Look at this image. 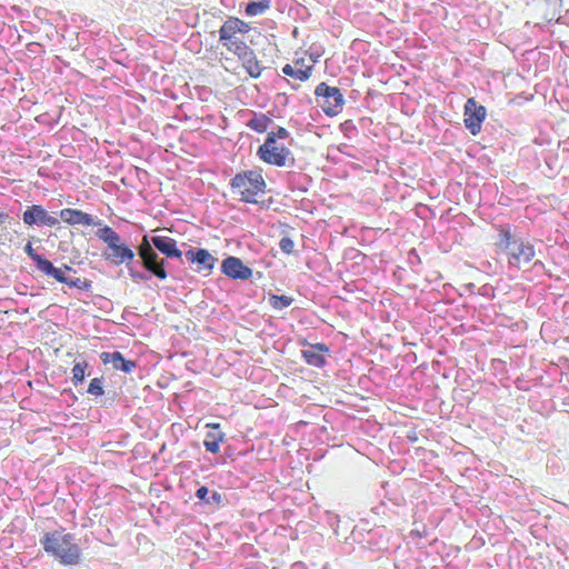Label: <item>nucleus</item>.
Wrapping results in <instances>:
<instances>
[{"label":"nucleus","instance_id":"nucleus-29","mask_svg":"<svg viewBox=\"0 0 569 569\" xmlns=\"http://www.w3.org/2000/svg\"><path fill=\"white\" fill-rule=\"evenodd\" d=\"M130 277L133 280H146L147 279V277L143 273H140V272H137V271H132V270H130Z\"/></svg>","mask_w":569,"mask_h":569},{"label":"nucleus","instance_id":"nucleus-19","mask_svg":"<svg viewBox=\"0 0 569 569\" xmlns=\"http://www.w3.org/2000/svg\"><path fill=\"white\" fill-rule=\"evenodd\" d=\"M271 123V118L263 113H260L254 114L253 118L248 121L247 126L256 132L263 133L268 130Z\"/></svg>","mask_w":569,"mask_h":569},{"label":"nucleus","instance_id":"nucleus-32","mask_svg":"<svg viewBox=\"0 0 569 569\" xmlns=\"http://www.w3.org/2000/svg\"><path fill=\"white\" fill-rule=\"evenodd\" d=\"M207 427L218 429L220 427V425L219 423H208Z\"/></svg>","mask_w":569,"mask_h":569},{"label":"nucleus","instance_id":"nucleus-21","mask_svg":"<svg viewBox=\"0 0 569 569\" xmlns=\"http://www.w3.org/2000/svg\"><path fill=\"white\" fill-rule=\"evenodd\" d=\"M88 367H89V363L84 359L74 362L72 370H71V372H72L71 380L74 386H78L83 382L84 377H86V370L88 369Z\"/></svg>","mask_w":569,"mask_h":569},{"label":"nucleus","instance_id":"nucleus-13","mask_svg":"<svg viewBox=\"0 0 569 569\" xmlns=\"http://www.w3.org/2000/svg\"><path fill=\"white\" fill-rule=\"evenodd\" d=\"M221 270L231 279L247 280L252 276V270L237 257L226 258L222 261Z\"/></svg>","mask_w":569,"mask_h":569},{"label":"nucleus","instance_id":"nucleus-12","mask_svg":"<svg viewBox=\"0 0 569 569\" xmlns=\"http://www.w3.org/2000/svg\"><path fill=\"white\" fill-rule=\"evenodd\" d=\"M22 220L28 226L41 224L47 227H54L59 223V220L56 217L49 214L40 204L28 207V209L23 212Z\"/></svg>","mask_w":569,"mask_h":569},{"label":"nucleus","instance_id":"nucleus-3","mask_svg":"<svg viewBox=\"0 0 569 569\" xmlns=\"http://www.w3.org/2000/svg\"><path fill=\"white\" fill-rule=\"evenodd\" d=\"M493 247L497 253L507 257L510 267L518 269L530 263L536 256L533 244L512 234L509 227L500 226L498 228V237Z\"/></svg>","mask_w":569,"mask_h":569},{"label":"nucleus","instance_id":"nucleus-7","mask_svg":"<svg viewBox=\"0 0 569 569\" xmlns=\"http://www.w3.org/2000/svg\"><path fill=\"white\" fill-rule=\"evenodd\" d=\"M138 253L141 258L142 266L160 280H164L168 273L164 269V260L159 259L158 253L153 250L152 243L148 236H144L139 244Z\"/></svg>","mask_w":569,"mask_h":569},{"label":"nucleus","instance_id":"nucleus-16","mask_svg":"<svg viewBox=\"0 0 569 569\" xmlns=\"http://www.w3.org/2000/svg\"><path fill=\"white\" fill-rule=\"evenodd\" d=\"M329 352V348L325 343L309 345V349L302 350V358L312 367L321 368L326 363L325 355Z\"/></svg>","mask_w":569,"mask_h":569},{"label":"nucleus","instance_id":"nucleus-4","mask_svg":"<svg viewBox=\"0 0 569 569\" xmlns=\"http://www.w3.org/2000/svg\"><path fill=\"white\" fill-rule=\"evenodd\" d=\"M230 187L233 194L248 203H258L259 197L266 192V181L262 174L256 170H246L237 173L230 180Z\"/></svg>","mask_w":569,"mask_h":569},{"label":"nucleus","instance_id":"nucleus-24","mask_svg":"<svg viewBox=\"0 0 569 569\" xmlns=\"http://www.w3.org/2000/svg\"><path fill=\"white\" fill-rule=\"evenodd\" d=\"M26 253L36 262L37 268L40 270L41 267L48 261V259L43 258L42 256L38 254L34 249L32 248L31 242H28L24 247Z\"/></svg>","mask_w":569,"mask_h":569},{"label":"nucleus","instance_id":"nucleus-14","mask_svg":"<svg viewBox=\"0 0 569 569\" xmlns=\"http://www.w3.org/2000/svg\"><path fill=\"white\" fill-rule=\"evenodd\" d=\"M186 258L190 263L198 266V271H207L213 269L217 259L207 249H190L186 252Z\"/></svg>","mask_w":569,"mask_h":569},{"label":"nucleus","instance_id":"nucleus-18","mask_svg":"<svg viewBox=\"0 0 569 569\" xmlns=\"http://www.w3.org/2000/svg\"><path fill=\"white\" fill-rule=\"evenodd\" d=\"M150 242L168 258L180 259L182 257V252L178 249L177 241L173 238L168 236H154L151 238Z\"/></svg>","mask_w":569,"mask_h":569},{"label":"nucleus","instance_id":"nucleus-25","mask_svg":"<svg viewBox=\"0 0 569 569\" xmlns=\"http://www.w3.org/2000/svg\"><path fill=\"white\" fill-rule=\"evenodd\" d=\"M88 392L96 397L102 396L104 393L102 378H93L89 383Z\"/></svg>","mask_w":569,"mask_h":569},{"label":"nucleus","instance_id":"nucleus-23","mask_svg":"<svg viewBox=\"0 0 569 569\" xmlns=\"http://www.w3.org/2000/svg\"><path fill=\"white\" fill-rule=\"evenodd\" d=\"M293 299L289 296H278L272 295L269 299L270 306L276 310H281L283 308L289 307L292 303Z\"/></svg>","mask_w":569,"mask_h":569},{"label":"nucleus","instance_id":"nucleus-6","mask_svg":"<svg viewBox=\"0 0 569 569\" xmlns=\"http://www.w3.org/2000/svg\"><path fill=\"white\" fill-rule=\"evenodd\" d=\"M315 96L323 98L322 111L328 117H336L341 113L345 106V98L340 89L321 82L316 87Z\"/></svg>","mask_w":569,"mask_h":569},{"label":"nucleus","instance_id":"nucleus-30","mask_svg":"<svg viewBox=\"0 0 569 569\" xmlns=\"http://www.w3.org/2000/svg\"><path fill=\"white\" fill-rule=\"evenodd\" d=\"M8 218V214L0 209V224L4 223Z\"/></svg>","mask_w":569,"mask_h":569},{"label":"nucleus","instance_id":"nucleus-26","mask_svg":"<svg viewBox=\"0 0 569 569\" xmlns=\"http://www.w3.org/2000/svg\"><path fill=\"white\" fill-rule=\"evenodd\" d=\"M279 247L283 253L291 254L295 249V243L291 238L283 237V238H281V240L279 242Z\"/></svg>","mask_w":569,"mask_h":569},{"label":"nucleus","instance_id":"nucleus-28","mask_svg":"<svg viewBox=\"0 0 569 569\" xmlns=\"http://www.w3.org/2000/svg\"><path fill=\"white\" fill-rule=\"evenodd\" d=\"M208 492H209L208 488H207V487H204V486H202V487H200V488L197 490L196 496H197L200 500H206V501H208V500H207Z\"/></svg>","mask_w":569,"mask_h":569},{"label":"nucleus","instance_id":"nucleus-2","mask_svg":"<svg viewBox=\"0 0 569 569\" xmlns=\"http://www.w3.org/2000/svg\"><path fill=\"white\" fill-rule=\"evenodd\" d=\"M41 545L48 555L63 566H76L82 559V550L76 536L64 529L46 532Z\"/></svg>","mask_w":569,"mask_h":569},{"label":"nucleus","instance_id":"nucleus-15","mask_svg":"<svg viewBox=\"0 0 569 569\" xmlns=\"http://www.w3.org/2000/svg\"><path fill=\"white\" fill-rule=\"evenodd\" d=\"M60 218L63 222L70 226L81 224L84 227L98 226L99 222H94L92 217L78 209L66 208L60 211Z\"/></svg>","mask_w":569,"mask_h":569},{"label":"nucleus","instance_id":"nucleus-27","mask_svg":"<svg viewBox=\"0 0 569 569\" xmlns=\"http://www.w3.org/2000/svg\"><path fill=\"white\" fill-rule=\"evenodd\" d=\"M271 136L273 137V142L276 143L277 138L286 139L289 136V133L284 128L279 127L277 131L269 132L267 137H271Z\"/></svg>","mask_w":569,"mask_h":569},{"label":"nucleus","instance_id":"nucleus-1","mask_svg":"<svg viewBox=\"0 0 569 569\" xmlns=\"http://www.w3.org/2000/svg\"><path fill=\"white\" fill-rule=\"evenodd\" d=\"M251 31V27L238 17H228L219 29V43L241 62L243 69L251 78H259L262 66L254 50L246 43L243 37Z\"/></svg>","mask_w":569,"mask_h":569},{"label":"nucleus","instance_id":"nucleus-11","mask_svg":"<svg viewBox=\"0 0 569 569\" xmlns=\"http://www.w3.org/2000/svg\"><path fill=\"white\" fill-rule=\"evenodd\" d=\"M258 154L262 161L281 167L286 163L288 150L284 147H277L271 136L267 137L264 143L259 147Z\"/></svg>","mask_w":569,"mask_h":569},{"label":"nucleus","instance_id":"nucleus-31","mask_svg":"<svg viewBox=\"0 0 569 569\" xmlns=\"http://www.w3.org/2000/svg\"><path fill=\"white\" fill-rule=\"evenodd\" d=\"M212 499H213L214 501H217V502H220V500H221V496H220V493H218V492H213V493H212Z\"/></svg>","mask_w":569,"mask_h":569},{"label":"nucleus","instance_id":"nucleus-17","mask_svg":"<svg viewBox=\"0 0 569 569\" xmlns=\"http://www.w3.org/2000/svg\"><path fill=\"white\" fill-rule=\"evenodd\" d=\"M100 358L104 365L111 363L113 369L121 370L126 373L132 372L137 367L136 361L124 359L119 351L102 352Z\"/></svg>","mask_w":569,"mask_h":569},{"label":"nucleus","instance_id":"nucleus-9","mask_svg":"<svg viewBox=\"0 0 569 569\" xmlns=\"http://www.w3.org/2000/svg\"><path fill=\"white\" fill-rule=\"evenodd\" d=\"M46 276L54 278L57 281L64 283L71 288L88 290L91 282L87 279L67 277V273L74 272L71 267L64 264L62 268H56L51 261H47L40 269Z\"/></svg>","mask_w":569,"mask_h":569},{"label":"nucleus","instance_id":"nucleus-22","mask_svg":"<svg viewBox=\"0 0 569 569\" xmlns=\"http://www.w3.org/2000/svg\"><path fill=\"white\" fill-rule=\"evenodd\" d=\"M223 433H208L203 445L207 451L218 453L220 451V443L223 441Z\"/></svg>","mask_w":569,"mask_h":569},{"label":"nucleus","instance_id":"nucleus-20","mask_svg":"<svg viewBox=\"0 0 569 569\" xmlns=\"http://www.w3.org/2000/svg\"><path fill=\"white\" fill-rule=\"evenodd\" d=\"M270 7V0L251 1L246 6L244 12L249 17H254L264 13Z\"/></svg>","mask_w":569,"mask_h":569},{"label":"nucleus","instance_id":"nucleus-5","mask_svg":"<svg viewBox=\"0 0 569 569\" xmlns=\"http://www.w3.org/2000/svg\"><path fill=\"white\" fill-rule=\"evenodd\" d=\"M97 237L107 244L103 256L113 264H129L134 259V252L127 244L121 242L120 236L109 226L97 231Z\"/></svg>","mask_w":569,"mask_h":569},{"label":"nucleus","instance_id":"nucleus-10","mask_svg":"<svg viewBox=\"0 0 569 569\" xmlns=\"http://www.w3.org/2000/svg\"><path fill=\"white\" fill-rule=\"evenodd\" d=\"M315 62L313 58L305 52L302 57L295 58L292 63L284 64L282 73L300 82L308 81L312 76Z\"/></svg>","mask_w":569,"mask_h":569},{"label":"nucleus","instance_id":"nucleus-8","mask_svg":"<svg viewBox=\"0 0 569 569\" xmlns=\"http://www.w3.org/2000/svg\"><path fill=\"white\" fill-rule=\"evenodd\" d=\"M487 118V110L475 98H469L465 103L463 122L472 136L480 133L482 123Z\"/></svg>","mask_w":569,"mask_h":569}]
</instances>
